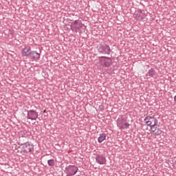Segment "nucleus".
<instances>
[{
  "label": "nucleus",
  "mask_w": 176,
  "mask_h": 176,
  "mask_svg": "<svg viewBox=\"0 0 176 176\" xmlns=\"http://www.w3.org/2000/svg\"><path fill=\"white\" fill-rule=\"evenodd\" d=\"M144 123L147 124V126H150L151 128L152 133H155L157 135L160 134V131L156 132V128L155 126L157 124V119L155 118V116H147L144 119Z\"/></svg>",
  "instance_id": "obj_1"
},
{
  "label": "nucleus",
  "mask_w": 176,
  "mask_h": 176,
  "mask_svg": "<svg viewBox=\"0 0 176 176\" xmlns=\"http://www.w3.org/2000/svg\"><path fill=\"white\" fill-rule=\"evenodd\" d=\"M117 126L121 130H123L124 129H129L130 127V124L129 122H126V120L124 118H118L117 121Z\"/></svg>",
  "instance_id": "obj_2"
},
{
  "label": "nucleus",
  "mask_w": 176,
  "mask_h": 176,
  "mask_svg": "<svg viewBox=\"0 0 176 176\" xmlns=\"http://www.w3.org/2000/svg\"><path fill=\"white\" fill-rule=\"evenodd\" d=\"M21 149L24 153H30L34 149V146L30 142H26L21 145Z\"/></svg>",
  "instance_id": "obj_3"
},
{
  "label": "nucleus",
  "mask_w": 176,
  "mask_h": 176,
  "mask_svg": "<svg viewBox=\"0 0 176 176\" xmlns=\"http://www.w3.org/2000/svg\"><path fill=\"white\" fill-rule=\"evenodd\" d=\"M82 27H83V25L82 24V22L79 21H74L71 23L72 31H78V30L82 28Z\"/></svg>",
  "instance_id": "obj_4"
},
{
  "label": "nucleus",
  "mask_w": 176,
  "mask_h": 176,
  "mask_svg": "<svg viewBox=\"0 0 176 176\" xmlns=\"http://www.w3.org/2000/svg\"><path fill=\"white\" fill-rule=\"evenodd\" d=\"M100 64L104 65V67H109L111 64H112V60L111 58L108 57H101L100 58Z\"/></svg>",
  "instance_id": "obj_5"
},
{
  "label": "nucleus",
  "mask_w": 176,
  "mask_h": 176,
  "mask_svg": "<svg viewBox=\"0 0 176 176\" xmlns=\"http://www.w3.org/2000/svg\"><path fill=\"white\" fill-rule=\"evenodd\" d=\"M21 53L23 57H27L28 56H31V53H32V51H31L30 47L27 46L22 50Z\"/></svg>",
  "instance_id": "obj_6"
},
{
  "label": "nucleus",
  "mask_w": 176,
  "mask_h": 176,
  "mask_svg": "<svg viewBox=\"0 0 176 176\" xmlns=\"http://www.w3.org/2000/svg\"><path fill=\"white\" fill-rule=\"evenodd\" d=\"M28 118L31 120H36V119H38V113L35 111H30L28 113Z\"/></svg>",
  "instance_id": "obj_7"
},
{
  "label": "nucleus",
  "mask_w": 176,
  "mask_h": 176,
  "mask_svg": "<svg viewBox=\"0 0 176 176\" xmlns=\"http://www.w3.org/2000/svg\"><path fill=\"white\" fill-rule=\"evenodd\" d=\"M135 18L136 20H143L145 18V14L142 11L138 10L135 12Z\"/></svg>",
  "instance_id": "obj_8"
},
{
  "label": "nucleus",
  "mask_w": 176,
  "mask_h": 176,
  "mask_svg": "<svg viewBox=\"0 0 176 176\" xmlns=\"http://www.w3.org/2000/svg\"><path fill=\"white\" fill-rule=\"evenodd\" d=\"M67 171H68L69 174L75 175V174H76V173H78V167H76L75 166H69L67 168Z\"/></svg>",
  "instance_id": "obj_9"
},
{
  "label": "nucleus",
  "mask_w": 176,
  "mask_h": 176,
  "mask_svg": "<svg viewBox=\"0 0 176 176\" xmlns=\"http://www.w3.org/2000/svg\"><path fill=\"white\" fill-rule=\"evenodd\" d=\"M96 160L98 164H105L107 163V160L102 155H98Z\"/></svg>",
  "instance_id": "obj_10"
},
{
  "label": "nucleus",
  "mask_w": 176,
  "mask_h": 176,
  "mask_svg": "<svg viewBox=\"0 0 176 176\" xmlns=\"http://www.w3.org/2000/svg\"><path fill=\"white\" fill-rule=\"evenodd\" d=\"M30 57L32 58V60H34V61H36L39 60L41 58V55L39 53L36 52V51H32L30 54Z\"/></svg>",
  "instance_id": "obj_11"
},
{
  "label": "nucleus",
  "mask_w": 176,
  "mask_h": 176,
  "mask_svg": "<svg viewBox=\"0 0 176 176\" xmlns=\"http://www.w3.org/2000/svg\"><path fill=\"white\" fill-rule=\"evenodd\" d=\"M107 140V134L105 133H101L99 135V137L98 138V142H104Z\"/></svg>",
  "instance_id": "obj_12"
},
{
  "label": "nucleus",
  "mask_w": 176,
  "mask_h": 176,
  "mask_svg": "<svg viewBox=\"0 0 176 176\" xmlns=\"http://www.w3.org/2000/svg\"><path fill=\"white\" fill-rule=\"evenodd\" d=\"M47 163H48V165H50V166H54V160H49Z\"/></svg>",
  "instance_id": "obj_13"
},
{
  "label": "nucleus",
  "mask_w": 176,
  "mask_h": 176,
  "mask_svg": "<svg viewBox=\"0 0 176 176\" xmlns=\"http://www.w3.org/2000/svg\"><path fill=\"white\" fill-rule=\"evenodd\" d=\"M153 72V70L151 69V70H150V72Z\"/></svg>",
  "instance_id": "obj_14"
}]
</instances>
